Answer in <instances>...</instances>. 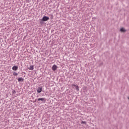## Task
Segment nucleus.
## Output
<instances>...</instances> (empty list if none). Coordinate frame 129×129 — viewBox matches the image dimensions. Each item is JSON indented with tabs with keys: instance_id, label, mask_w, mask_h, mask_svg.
<instances>
[{
	"instance_id": "f257e3e1",
	"label": "nucleus",
	"mask_w": 129,
	"mask_h": 129,
	"mask_svg": "<svg viewBox=\"0 0 129 129\" xmlns=\"http://www.w3.org/2000/svg\"><path fill=\"white\" fill-rule=\"evenodd\" d=\"M48 20H49V17H47V16H44L41 21H43L44 22H47V21H48Z\"/></svg>"
},
{
	"instance_id": "f03ea898",
	"label": "nucleus",
	"mask_w": 129,
	"mask_h": 129,
	"mask_svg": "<svg viewBox=\"0 0 129 129\" xmlns=\"http://www.w3.org/2000/svg\"><path fill=\"white\" fill-rule=\"evenodd\" d=\"M38 101H42V102H45L46 101V98H39L37 99Z\"/></svg>"
},
{
	"instance_id": "7ed1b4c3",
	"label": "nucleus",
	"mask_w": 129,
	"mask_h": 129,
	"mask_svg": "<svg viewBox=\"0 0 129 129\" xmlns=\"http://www.w3.org/2000/svg\"><path fill=\"white\" fill-rule=\"evenodd\" d=\"M42 90H43V88L42 87H39L37 88L38 93H41L42 92Z\"/></svg>"
},
{
	"instance_id": "20e7f679",
	"label": "nucleus",
	"mask_w": 129,
	"mask_h": 129,
	"mask_svg": "<svg viewBox=\"0 0 129 129\" xmlns=\"http://www.w3.org/2000/svg\"><path fill=\"white\" fill-rule=\"evenodd\" d=\"M18 66H14L12 67V70L14 71H17V70H18Z\"/></svg>"
},
{
	"instance_id": "39448f33",
	"label": "nucleus",
	"mask_w": 129,
	"mask_h": 129,
	"mask_svg": "<svg viewBox=\"0 0 129 129\" xmlns=\"http://www.w3.org/2000/svg\"><path fill=\"white\" fill-rule=\"evenodd\" d=\"M52 69L53 71H55V70H57V66H56V64H54L52 67Z\"/></svg>"
},
{
	"instance_id": "423d86ee",
	"label": "nucleus",
	"mask_w": 129,
	"mask_h": 129,
	"mask_svg": "<svg viewBox=\"0 0 129 129\" xmlns=\"http://www.w3.org/2000/svg\"><path fill=\"white\" fill-rule=\"evenodd\" d=\"M18 82H24V79L22 77L18 79Z\"/></svg>"
},
{
	"instance_id": "0eeeda50",
	"label": "nucleus",
	"mask_w": 129,
	"mask_h": 129,
	"mask_svg": "<svg viewBox=\"0 0 129 129\" xmlns=\"http://www.w3.org/2000/svg\"><path fill=\"white\" fill-rule=\"evenodd\" d=\"M72 86H75V87H76V90H77V91H79V87H78V86H76V85H73Z\"/></svg>"
},
{
	"instance_id": "6e6552de",
	"label": "nucleus",
	"mask_w": 129,
	"mask_h": 129,
	"mask_svg": "<svg viewBox=\"0 0 129 129\" xmlns=\"http://www.w3.org/2000/svg\"><path fill=\"white\" fill-rule=\"evenodd\" d=\"M120 31L121 32H125V31H126V30L124 29V28H121L120 29Z\"/></svg>"
},
{
	"instance_id": "1a4fd4ad",
	"label": "nucleus",
	"mask_w": 129,
	"mask_h": 129,
	"mask_svg": "<svg viewBox=\"0 0 129 129\" xmlns=\"http://www.w3.org/2000/svg\"><path fill=\"white\" fill-rule=\"evenodd\" d=\"M29 70H34V66H31L29 68Z\"/></svg>"
},
{
	"instance_id": "9d476101",
	"label": "nucleus",
	"mask_w": 129,
	"mask_h": 129,
	"mask_svg": "<svg viewBox=\"0 0 129 129\" xmlns=\"http://www.w3.org/2000/svg\"><path fill=\"white\" fill-rule=\"evenodd\" d=\"M13 75H14V76H18V73L16 72H14Z\"/></svg>"
},
{
	"instance_id": "9b49d317",
	"label": "nucleus",
	"mask_w": 129,
	"mask_h": 129,
	"mask_svg": "<svg viewBox=\"0 0 129 129\" xmlns=\"http://www.w3.org/2000/svg\"><path fill=\"white\" fill-rule=\"evenodd\" d=\"M16 92L15 90H13L12 91V94H16Z\"/></svg>"
},
{
	"instance_id": "f8f14e48",
	"label": "nucleus",
	"mask_w": 129,
	"mask_h": 129,
	"mask_svg": "<svg viewBox=\"0 0 129 129\" xmlns=\"http://www.w3.org/2000/svg\"><path fill=\"white\" fill-rule=\"evenodd\" d=\"M86 122L85 121H82V122H81V124H86Z\"/></svg>"
},
{
	"instance_id": "ddd939ff",
	"label": "nucleus",
	"mask_w": 129,
	"mask_h": 129,
	"mask_svg": "<svg viewBox=\"0 0 129 129\" xmlns=\"http://www.w3.org/2000/svg\"><path fill=\"white\" fill-rule=\"evenodd\" d=\"M26 3H31V0H26Z\"/></svg>"
},
{
	"instance_id": "4468645a",
	"label": "nucleus",
	"mask_w": 129,
	"mask_h": 129,
	"mask_svg": "<svg viewBox=\"0 0 129 129\" xmlns=\"http://www.w3.org/2000/svg\"><path fill=\"white\" fill-rule=\"evenodd\" d=\"M51 17H52V18H53V15H51Z\"/></svg>"
},
{
	"instance_id": "2eb2a0df",
	"label": "nucleus",
	"mask_w": 129,
	"mask_h": 129,
	"mask_svg": "<svg viewBox=\"0 0 129 129\" xmlns=\"http://www.w3.org/2000/svg\"><path fill=\"white\" fill-rule=\"evenodd\" d=\"M128 99L129 100V97L128 98Z\"/></svg>"
}]
</instances>
